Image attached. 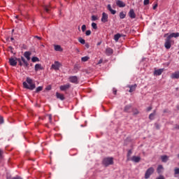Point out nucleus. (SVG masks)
Wrapping results in <instances>:
<instances>
[{
    "mask_svg": "<svg viewBox=\"0 0 179 179\" xmlns=\"http://www.w3.org/2000/svg\"><path fill=\"white\" fill-rule=\"evenodd\" d=\"M31 55V52H24V57L27 59V61H30V56Z\"/></svg>",
    "mask_w": 179,
    "mask_h": 179,
    "instance_id": "a211bd4d",
    "label": "nucleus"
},
{
    "mask_svg": "<svg viewBox=\"0 0 179 179\" xmlns=\"http://www.w3.org/2000/svg\"><path fill=\"white\" fill-rule=\"evenodd\" d=\"M107 9L109 10V12H110L112 15H115V13H117V10H113V8H111V4H108L107 6Z\"/></svg>",
    "mask_w": 179,
    "mask_h": 179,
    "instance_id": "4468645a",
    "label": "nucleus"
},
{
    "mask_svg": "<svg viewBox=\"0 0 179 179\" xmlns=\"http://www.w3.org/2000/svg\"><path fill=\"white\" fill-rule=\"evenodd\" d=\"M15 17H16V19H17L19 17V16L17 15V16H15Z\"/></svg>",
    "mask_w": 179,
    "mask_h": 179,
    "instance_id": "680f3d73",
    "label": "nucleus"
},
{
    "mask_svg": "<svg viewBox=\"0 0 179 179\" xmlns=\"http://www.w3.org/2000/svg\"><path fill=\"white\" fill-rule=\"evenodd\" d=\"M34 38H37L38 40H41L42 38L40 36H35Z\"/></svg>",
    "mask_w": 179,
    "mask_h": 179,
    "instance_id": "de8ad7c7",
    "label": "nucleus"
},
{
    "mask_svg": "<svg viewBox=\"0 0 179 179\" xmlns=\"http://www.w3.org/2000/svg\"><path fill=\"white\" fill-rule=\"evenodd\" d=\"M15 30L14 29H13V31H14Z\"/></svg>",
    "mask_w": 179,
    "mask_h": 179,
    "instance_id": "e2e57ef3",
    "label": "nucleus"
},
{
    "mask_svg": "<svg viewBox=\"0 0 179 179\" xmlns=\"http://www.w3.org/2000/svg\"><path fill=\"white\" fill-rule=\"evenodd\" d=\"M101 42H99V43L96 44V45H101Z\"/></svg>",
    "mask_w": 179,
    "mask_h": 179,
    "instance_id": "13d9d810",
    "label": "nucleus"
},
{
    "mask_svg": "<svg viewBox=\"0 0 179 179\" xmlns=\"http://www.w3.org/2000/svg\"><path fill=\"white\" fill-rule=\"evenodd\" d=\"M17 61H18L19 65L20 66H22L23 65V63H22V60L20 59V58L17 59Z\"/></svg>",
    "mask_w": 179,
    "mask_h": 179,
    "instance_id": "ea45409f",
    "label": "nucleus"
},
{
    "mask_svg": "<svg viewBox=\"0 0 179 179\" xmlns=\"http://www.w3.org/2000/svg\"><path fill=\"white\" fill-rule=\"evenodd\" d=\"M100 64H103V59H101L99 61L97 65H100Z\"/></svg>",
    "mask_w": 179,
    "mask_h": 179,
    "instance_id": "49530a36",
    "label": "nucleus"
},
{
    "mask_svg": "<svg viewBox=\"0 0 179 179\" xmlns=\"http://www.w3.org/2000/svg\"><path fill=\"white\" fill-rule=\"evenodd\" d=\"M69 80L71 83H75L76 85H77V83H78V77L75 76H70L69 78Z\"/></svg>",
    "mask_w": 179,
    "mask_h": 179,
    "instance_id": "0eeeda50",
    "label": "nucleus"
},
{
    "mask_svg": "<svg viewBox=\"0 0 179 179\" xmlns=\"http://www.w3.org/2000/svg\"><path fill=\"white\" fill-rule=\"evenodd\" d=\"M41 90H43V87L40 86L36 88V93H38V92H41Z\"/></svg>",
    "mask_w": 179,
    "mask_h": 179,
    "instance_id": "c9c22d12",
    "label": "nucleus"
},
{
    "mask_svg": "<svg viewBox=\"0 0 179 179\" xmlns=\"http://www.w3.org/2000/svg\"><path fill=\"white\" fill-rule=\"evenodd\" d=\"M69 87H71V84H66L64 85H61L60 90H62V92H65V90H68Z\"/></svg>",
    "mask_w": 179,
    "mask_h": 179,
    "instance_id": "9d476101",
    "label": "nucleus"
},
{
    "mask_svg": "<svg viewBox=\"0 0 179 179\" xmlns=\"http://www.w3.org/2000/svg\"><path fill=\"white\" fill-rule=\"evenodd\" d=\"M23 87L25 89H29V90H34L36 89V84L33 83V80L30 78H27V82L23 83Z\"/></svg>",
    "mask_w": 179,
    "mask_h": 179,
    "instance_id": "f257e3e1",
    "label": "nucleus"
},
{
    "mask_svg": "<svg viewBox=\"0 0 179 179\" xmlns=\"http://www.w3.org/2000/svg\"><path fill=\"white\" fill-rule=\"evenodd\" d=\"M136 84L134 85H131V86H129V92L130 93H132V92H135L136 89Z\"/></svg>",
    "mask_w": 179,
    "mask_h": 179,
    "instance_id": "4be33fe9",
    "label": "nucleus"
},
{
    "mask_svg": "<svg viewBox=\"0 0 179 179\" xmlns=\"http://www.w3.org/2000/svg\"><path fill=\"white\" fill-rule=\"evenodd\" d=\"M178 166H179V164H178Z\"/></svg>",
    "mask_w": 179,
    "mask_h": 179,
    "instance_id": "0e129e2a",
    "label": "nucleus"
},
{
    "mask_svg": "<svg viewBox=\"0 0 179 179\" xmlns=\"http://www.w3.org/2000/svg\"><path fill=\"white\" fill-rule=\"evenodd\" d=\"M90 59V57L89 56H85L81 58L82 62H87V61Z\"/></svg>",
    "mask_w": 179,
    "mask_h": 179,
    "instance_id": "5701e85b",
    "label": "nucleus"
},
{
    "mask_svg": "<svg viewBox=\"0 0 179 179\" xmlns=\"http://www.w3.org/2000/svg\"><path fill=\"white\" fill-rule=\"evenodd\" d=\"M131 161L134 162V163H139L141 162L140 157L133 156L131 157Z\"/></svg>",
    "mask_w": 179,
    "mask_h": 179,
    "instance_id": "dca6fc26",
    "label": "nucleus"
},
{
    "mask_svg": "<svg viewBox=\"0 0 179 179\" xmlns=\"http://www.w3.org/2000/svg\"><path fill=\"white\" fill-rule=\"evenodd\" d=\"M129 110H131V106H125V108H124V111H125L126 113H129Z\"/></svg>",
    "mask_w": 179,
    "mask_h": 179,
    "instance_id": "7c9ffc66",
    "label": "nucleus"
},
{
    "mask_svg": "<svg viewBox=\"0 0 179 179\" xmlns=\"http://www.w3.org/2000/svg\"><path fill=\"white\" fill-rule=\"evenodd\" d=\"M102 164L105 167H108L111 164H114V158L113 157H106L103 159Z\"/></svg>",
    "mask_w": 179,
    "mask_h": 179,
    "instance_id": "f03ea898",
    "label": "nucleus"
},
{
    "mask_svg": "<svg viewBox=\"0 0 179 179\" xmlns=\"http://www.w3.org/2000/svg\"><path fill=\"white\" fill-rule=\"evenodd\" d=\"M121 38V35L120 34H117L114 36V40L116 41V43Z\"/></svg>",
    "mask_w": 179,
    "mask_h": 179,
    "instance_id": "393cba45",
    "label": "nucleus"
},
{
    "mask_svg": "<svg viewBox=\"0 0 179 179\" xmlns=\"http://www.w3.org/2000/svg\"><path fill=\"white\" fill-rule=\"evenodd\" d=\"M12 179H23V178H22L19 176H16V177L13 178Z\"/></svg>",
    "mask_w": 179,
    "mask_h": 179,
    "instance_id": "3c124183",
    "label": "nucleus"
},
{
    "mask_svg": "<svg viewBox=\"0 0 179 179\" xmlns=\"http://www.w3.org/2000/svg\"><path fill=\"white\" fill-rule=\"evenodd\" d=\"M174 171H175V174H179V168H176Z\"/></svg>",
    "mask_w": 179,
    "mask_h": 179,
    "instance_id": "c03bdc74",
    "label": "nucleus"
},
{
    "mask_svg": "<svg viewBox=\"0 0 179 179\" xmlns=\"http://www.w3.org/2000/svg\"><path fill=\"white\" fill-rule=\"evenodd\" d=\"M161 159L163 163H166L169 160V157L167 155H162L161 156Z\"/></svg>",
    "mask_w": 179,
    "mask_h": 179,
    "instance_id": "aec40b11",
    "label": "nucleus"
},
{
    "mask_svg": "<svg viewBox=\"0 0 179 179\" xmlns=\"http://www.w3.org/2000/svg\"><path fill=\"white\" fill-rule=\"evenodd\" d=\"M45 12H47V13H48L50 12V7L45 6Z\"/></svg>",
    "mask_w": 179,
    "mask_h": 179,
    "instance_id": "79ce46f5",
    "label": "nucleus"
},
{
    "mask_svg": "<svg viewBox=\"0 0 179 179\" xmlns=\"http://www.w3.org/2000/svg\"><path fill=\"white\" fill-rule=\"evenodd\" d=\"M157 179H164V176H160L159 177L157 178Z\"/></svg>",
    "mask_w": 179,
    "mask_h": 179,
    "instance_id": "603ef678",
    "label": "nucleus"
},
{
    "mask_svg": "<svg viewBox=\"0 0 179 179\" xmlns=\"http://www.w3.org/2000/svg\"><path fill=\"white\" fill-rule=\"evenodd\" d=\"M81 29H82V31H83V32L86 31V25L83 24L82 26Z\"/></svg>",
    "mask_w": 179,
    "mask_h": 179,
    "instance_id": "e433bc0d",
    "label": "nucleus"
},
{
    "mask_svg": "<svg viewBox=\"0 0 179 179\" xmlns=\"http://www.w3.org/2000/svg\"><path fill=\"white\" fill-rule=\"evenodd\" d=\"M171 79H179V71L173 73L171 76Z\"/></svg>",
    "mask_w": 179,
    "mask_h": 179,
    "instance_id": "2eb2a0df",
    "label": "nucleus"
},
{
    "mask_svg": "<svg viewBox=\"0 0 179 179\" xmlns=\"http://www.w3.org/2000/svg\"><path fill=\"white\" fill-rule=\"evenodd\" d=\"M85 47H86V48H90V45H89V43H85Z\"/></svg>",
    "mask_w": 179,
    "mask_h": 179,
    "instance_id": "09e8293b",
    "label": "nucleus"
},
{
    "mask_svg": "<svg viewBox=\"0 0 179 179\" xmlns=\"http://www.w3.org/2000/svg\"><path fill=\"white\" fill-rule=\"evenodd\" d=\"M156 127L159 129V126L157 124H156Z\"/></svg>",
    "mask_w": 179,
    "mask_h": 179,
    "instance_id": "bf43d9fd",
    "label": "nucleus"
},
{
    "mask_svg": "<svg viewBox=\"0 0 179 179\" xmlns=\"http://www.w3.org/2000/svg\"><path fill=\"white\" fill-rule=\"evenodd\" d=\"M78 41L79 43H80L81 44H85L86 41H85V39L82 38H78Z\"/></svg>",
    "mask_w": 179,
    "mask_h": 179,
    "instance_id": "2f4dec72",
    "label": "nucleus"
},
{
    "mask_svg": "<svg viewBox=\"0 0 179 179\" xmlns=\"http://www.w3.org/2000/svg\"><path fill=\"white\" fill-rule=\"evenodd\" d=\"M132 155V150H129L127 153V157H130Z\"/></svg>",
    "mask_w": 179,
    "mask_h": 179,
    "instance_id": "a19ab883",
    "label": "nucleus"
},
{
    "mask_svg": "<svg viewBox=\"0 0 179 179\" xmlns=\"http://www.w3.org/2000/svg\"><path fill=\"white\" fill-rule=\"evenodd\" d=\"M10 40H11V41H13L14 39H13V38H10Z\"/></svg>",
    "mask_w": 179,
    "mask_h": 179,
    "instance_id": "052dcab7",
    "label": "nucleus"
},
{
    "mask_svg": "<svg viewBox=\"0 0 179 179\" xmlns=\"http://www.w3.org/2000/svg\"><path fill=\"white\" fill-rule=\"evenodd\" d=\"M113 94H117V90H113Z\"/></svg>",
    "mask_w": 179,
    "mask_h": 179,
    "instance_id": "6e6d98bb",
    "label": "nucleus"
},
{
    "mask_svg": "<svg viewBox=\"0 0 179 179\" xmlns=\"http://www.w3.org/2000/svg\"><path fill=\"white\" fill-rule=\"evenodd\" d=\"M113 49H111L110 48H108L106 49L107 55H111V54H113Z\"/></svg>",
    "mask_w": 179,
    "mask_h": 179,
    "instance_id": "a878e982",
    "label": "nucleus"
},
{
    "mask_svg": "<svg viewBox=\"0 0 179 179\" xmlns=\"http://www.w3.org/2000/svg\"><path fill=\"white\" fill-rule=\"evenodd\" d=\"M48 118H49V122L50 124L52 122V116L51 115H48Z\"/></svg>",
    "mask_w": 179,
    "mask_h": 179,
    "instance_id": "58836bf2",
    "label": "nucleus"
},
{
    "mask_svg": "<svg viewBox=\"0 0 179 179\" xmlns=\"http://www.w3.org/2000/svg\"><path fill=\"white\" fill-rule=\"evenodd\" d=\"M9 64L11 66H16L17 65V62L15 58H10L9 59Z\"/></svg>",
    "mask_w": 179,
    "mask_h": 179,
    "instance_id": "6e6552de",
    "label": "nucleus"
},
{
    "mask_svg": "<svg viewBox=\"0 0 179 179\" xmlns=\"http://www.w3.org/2000/svg\"><path fill=\"white\" fill-rule=\"evenodd\" d=\"M3 153V151H2V150H0V158L2 157Z\"/></svg>",
    "mask_w": 179,
    "mask_h": 179,
    "instance_id": "8fccbe9b",
    "label": "nucleus"
},
{
    "mask_svg": "<svg viewBox=\"0 0 179 179\" xmlns=\"http://www.w3.org/2000/svg\"><path fill=\"white\" fill-rule=\"evenodd\" d=\"M92 27L94 28V30H97V24H96V22H92Z\"/></svg>",
    "mask_w": 179,
    "mask_h": 179,
    "instance_id": "72a5a7b5",
    "label": "nucleus"
},
{
    "mask_svg": "<svg viewBox=\"0 0 179 179\" xmlns=\"http://www.w3.org/2000/svg\"><path fill=\"white\" fill-rule=\"evenodd\" d=\"M133 114L134 115H138V114H139V110H138V109H134L133 110Z\"/></svg>",
    "mask_w": 179,
    "mask_h": 179,
    "instance_id": "f704fd0d",
    "label": "nucleus"
},
{
    "mask_svg": "<svg viewBox=\"0 0 179 179\" xmlns=\"http://www.w3.org/2000/svg\"><path fill=\"white\" fill-rule=\"evenodd\" d=\"M119 16L120 19H125V16H127V15L124 13V12H120Z\"/></svg>",
    "mask_w": 179,
    "mask_h": 179,
    "instance_id": "c756f323",
    "label": "nucleus"
},
{
    "mask_svg": "<svg viewBox=\"0 0 179 179\" xmlns=\"http://www.w3.org/2000/svg\"><path fill=\"white\" fill-rule=\"evenodd\" d=\"M0 124H3V117L0 116Z\"/></svg>",
    "mask_w": 179,
    "mask_h": 179,
    "instance_id": "a18cd8bd",
    "label": "nucleus"
},
{
    "mask_svg": "<svg viewBox=\"0 0 179 179\" xmlns=\"http://www.w3.org/2000/svg\"><path fill=\"white\" fill-rule=\"evenodd\" d=\"M156 115V110L154 111V113H151L150 115H149V118L150 120H155V116Z\"/></svg>",
    "mask_w": 179,
    "mask_h": 179,
    "instance_id": "bb28decb",
    "label": "nucleus"
},
{
    "mask_svg": "<svg viewBox=\"0 0 179 179\" xmlns=\"http://www.w3.org/2000/svg\"><path fill=\"white\" fill-rule=\"evenodd\" d=\"M152 110V106L147 108V111H150Z\"/></svg>",
    "mask_w": 179,
    "mask_h": 179,
    "instance_id": "864d4df0",
    "label": "nucleus"
},
{
    "mask_svg": "<svg viewBox=\"0 0 179 179\" xmlns=\"http://www.w3.org/2000/svg\"><path fill=\"white\" fill-rule=\"evenodd\" d=\"M90 34H92V31H90V30L86 31V32H85L86 36H90Z\"/></svg>",
    "mask_w": 179,
    "mask_h": 179,
    "instance_id": "4c0bfd02",
    "label": "nucleus"
},
{
    "mask_svg": "<svg viewBox=\"0 0 179 179\" xmlns=\"http://www.w3.org/2000/svg\"><path fill=\"white\" fill-rule=\"evenodd\" d=\"M164 45L166 50H170L171 48V39L167 37Z\"/></svg>",
    "mask_w": 179,
    "mask_h": 179,
    "instance_id": "20e7f679",
    "label": "nucleus"
},
{
    "mask_svg": "<svg viewBox=\"0 0 179 179\" xmlns=\"http://www.w3.org/2000/svg\"><path fill=\"white\" fill-rule=\"evenodd\" d=\"M54 48L55 51H59V52H62L64 51V49H62L59 45H55Z\"/></svg>",
    "mask_w": 179,
    "mask_h": 179,
    "instance_id": "f3484780",
    "label": "nucleus"
},
{
    "mask_svg": "<svg viewBox=\"0 0 179 179\" xmlns=\"http://www.w3.org/2000/svg\"><path fill=\"white\" fill-rule=\"evenodd\" d=\"M150 0H144L143 3L144 5H149Z\"/></svg>",
    "mask_w": 179,
    "mask_h": 179,
    "instance_id": "37998d69",
    "label": "nucleus"
},
{
    "mask_svg": "<svg viewBox=\"0 0 179 179\" xmlns=\"http://www.w3.org/2000/svg\"><path fill=\"white\" fill-rule=\"evenodd\" d=\"M61 67V63L59 62H55L53 64H52V69H55V71H59Z\"/></svg>",
    "mask_w": 179,
    "mask_h": 179,
    "instance_id": "423d86ee",
    "label": "nucleus"
},
{
    "mask_svg": "<svg viewBox=\"0 0 179 179\" xmlns=\"http://www.w3.org/2000/svg\"><path fill=\"white\" fill-rule=\"evenodd\" d=\"M46 90H51V87H48L46 88Z\"/></svg>",
    "mask_w": 179,
    "mask_h": 179,
    "instance_id": "4d7b16f0",
    "label": "nucleus"
},
{
    "mask_svg": "<svg viewBox=\"0 0 179 179\" xmlns=\"http://www.w3.org/2000/svg\"><path fill=\"white\" fill-rule=\"evenodd\" d=\"M172 37H174L175 38H177V37H179V33L178 32L172 33L168 36V38H169L171 39L172 38Z\"/></svg>",
    "mask_w": 179,
    "mask_h": 179,
    "instance_id": "6ab92c4d",
    "label": "nucleus"
},
{
    "mask_svg": "<svg viewBox=\"0 0 179 179\" xmlns=\"http://www.w3.org/2000/svg\"><path fill=\"white\" fill-rule=\"evenodd\" d=\"M162 170H163V166L159 165L157 169V173L160 174V173H162Z\"/></svg>",
    "mask_w": 179,
    "mask_h": 179,
    "instance_id": "c85d7f7f",
    "label": "nucleus"
},
{
    "mask_svg": "<svg viewBox=\"0 0 179 179\" xmlns=\"http://www.w3.org/2000/svg\"><path fill=\"white\" fill-rule=\"evenodd\" d=\"M129 16L131 19H135L136 17V14H135V11L134 9H131L129 12Z\"/></svg>",
    "mask_w": 179,
    "mask_h": 179,
    "instance_id": "9b49d317",
    "label": "nucleus"
},
{
    "mask_svg": "<svg viewBox=\"0 0 179 179\" xmlns=\"http://www.w3.org/2000/svg\"><path fill=\"white\" fill-rule=\"evenodd\" d=\"M56 97L57 99H59V100H65V96L64 95V94H61L59 92H56Z\"/></svg>",
    "mask_w": 179,
    "mask_h": 179,
    "instance_id": "ddd939ff",
    "label": "nucleus"
},
{
    "mask_svg": "<svg viewBox=\"0 0 179 179\" xmlns=\"http://www.w3.org/2000/svg\"><path fill=\"white\" fill-rule=\"evenodd\" d=\"M164 71V69H159L158 70H155L154 71V75H156V76H160V75L163 73Z\"/></svg>",
    "mask_w": 179,
    "mask_h": 179,
    "instance_id": "f8f14e48",
    "label": "nucleus"
},
{
    "mask_svg": "<svg viewBox=\"0 0 179 179\" xmlns=\"http://www.w3.org/2000/svg\"><path fill=\"white\" fill-rule=\"evenodd\" d=\"M157 8V4H155L153 7L152 9L155 10Z\"/></svg>",
    "mask_w": 179,
    "mask_h": 179,
    "instance_id": "5fc2aeb1",
    "label": "nucleus"
},
{
    "mask_svg": "<svg viewBox=\"0 0 179 179\" xmlns=\"http://www.w3.org/2000/svg\"><path fill=\"white\" fill-rule=\"evenodd\" d=\"M31 61H32V62H39L40 59H38V57H33L31 58Z\"/></svg>",
    "mask_w": 179,
    "mask_h": 179,
    "instance_id": "cd10ccee",
    "label": "nucleus"
},
{
    "mask_svg": "<svg viewBox=\"0 0 179 179\" xmlns=\"http://www.w3.org/2000/svg\"><path fill=\"white\" fill-rule=\"evenodd\" d=\"M153 173H155V169H153V167H150L149 168L145 173V178L148 179L150 178V176L153 174Z\"/></svg>",
    "mask_w": 179,
    "mask_h": 179,
    "instance_id": "7ed1b4c3",
    "label": "nucleus"
},
{
    "mask_svg": "<svg viewBox=\"0 0 179 179\" xmlns=\"http://www.w3.org/2000/svg\"><path fill=\"white\" fill-rule=\"evenodd\" d=\"M20 59H21V61H22L24 65H25V66H29V63L27 62V61H26V59H24V57H21V58H20Z\"/></svg>",
    "mask_w": 179,
    "mask_h": 179,
    "instance_id": "b1692460",
    "label": "nucleus"
},
{
    "mask_svg": "<svg viewBox=\"0 0 179 179\" xmlns=\"http://www.w3.org/2000/svg\"><path fill=\"white\" fill-rule=\"evenodd\" d=\"M116 5L117 6H118L119 8H125V3H124L121 0H117L116 1Z\"/></svg>",
    "mask_w": 179,
    "mask_h": 179,
    "instance_id": "1a4fd4ad",
    "label": "nucleus"
},
{
    "mask_svg": "<svg viewBox=\"0 0 179 179\" xmlns=\"http://www.w3.org/2000/svg\"><path fill=\"white\" fill-rule=\"evenodd\" d=\"M98 19H99V17H97V15H92V22H96V20H97Z\"/></svg>",
    "mask_w": 179,
    "mask_h": 179,
    "instance_id": "473e14b6",
    "label": "nucleus"
},
{
    "mask_svg": "<svg viewBox=\"0 0 179 179\" xmlns=\"http://www.w3.org/2000/svg\"><path fill=\"white\" fill-rule=\"evenodd\" d=\"M101 21L102 23H107V22H108V14L103 13Z\"/></svg>",
    "mask_w": 179,
    "mask_h": 179,
    "instance_id": "39448f33",
    "label": "nucleus"
},
{
    "mask_svg": "<svg viewBox=\"0 0 179 179\" xmlns=\"http://www.w3.org/2000/svg\"><path fill=\"white\" fill-rule=\"evenodd\" d=\"M43 69V67L41 66V64H37L35 65V71L38 72V71H40Z\"/></svg>",
    "mask_w": 179,
    "mask_h": 179,
    "instance_id": "412c9836",
    "label": "nucleus"
}]
</instances>
